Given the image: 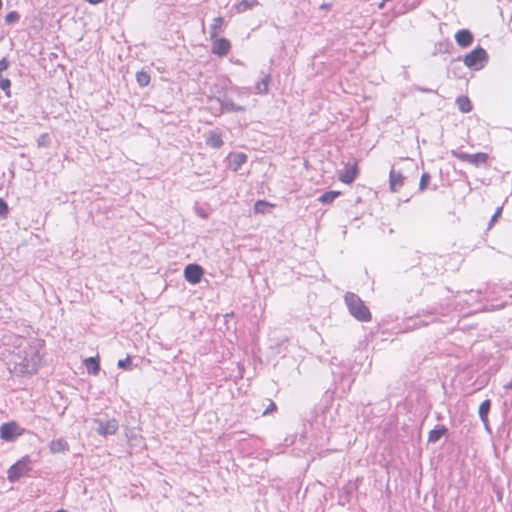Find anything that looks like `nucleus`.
<instances>
[{"instance_id": "dca6fc26", "label": "nucleus", "mask_w": 512, "mask_h": 512, "mask_svg": "<svg viewBox=\"0 0 512 512\" xmlns=\"http://www.w3.org/2000/svg\"><path fill=\"white\" fill-rule=\"evenodd\" d=\"M358 168L354 164L352 166L346 165L344 171L340 174L339 180L345 184H351L357 177Z\"/></svg>"}, {"instance_id": "e433bc0d", "label": "nucleus", "mask_w": 512, "mask_h": 512, "mask_svg": "<svg viewBox=\"0 0 512 512\" xmlns=\"http://www.w3.org/2000/svg\"><path fill=\"white\" fill-rule=\"evenodd\" d=\"M501 214H502V207H498L496 209L495 213L492 215L490 221H489L488 229L492 228V226L497 221V219L501 216Z\"/></svg>"}, {"instance_id": "4468645a", "label": "nucleus", "mask_w": 512, "mask_h": 512, "mask_svg": "<svg viewBox=\"0 0 512 512\" xmlns=\"http://www.w3.org/2000/svg\"><path fill=\"white\" fill-rule=\"evenodd\" d=\"M261 78L255 83L254 93L255 94H267L269 91V84L271 82V74L260 72Z\"/></svg>"}, {"instance_id": "f03ea898", "label": "nucleus", "mask_w": 512, "mask_h": 512, "mask_svg": "<svg viewBox=\"0 0 512 512\" xmlns=\"http://www.w3.org/2000/svg\"><path fill=\"white\" fill-rule=\"evenodd\" d=\"M332 411L328 407L315 409L313 416L309 419V425L315 431L316 445H324V440L329 439L332 428Z\"/></svg>"}, {"instance_id": "9d476101", "label": "nucleus", "mask_w": 512, "mask_h": 512, "mask_svg": "<svg viewBox=\"0 0 512 512\" xmlns=\"http://www.w3.org/2000/svg\"><path fill=\"white\" fill-rule=\"evenodd\" d=\"M211 52L219 57L226 56L231 50V43L227 38H214L212 39Z\"/></svg>"}, {"instance_id": "473e14b6", "label": "nucleus", "mask_w": 512, "mask_h": 512, "mask_svg": "<svg viewBox=\"0 0 512 512\" xmlns=\"http://www.w3.org/2000/svg\"><path fill=\"white\" fill-rule=\"evenodd\" d=\"M451 155L461 161L469 163L470 154L458 150H451Z\"/></svg>"}, {"instance_id": "72a5a7b5", "label": "nucleus", "mask_w": 512, "mask_h": 512, "mask_svg": "<svg viewBox=\"0 0 512 512\" xmlns=\"http://www.w3.org/2000/svg\"><path fill=\"white\" fill-rule=\"evenodd\" d=\"M451 155L461 161L469 163L470 154L458 150H451Z\"/></svg>"}, {"instance_id": "7ed1b4c3", "label": "nucleus", "mask_w": 512, "mask_h": 512, "mask_svg": "<svg viewBox=\"0 0 512 512\" xmlns=\"http://www.w3.org/2000/svg\"><path fill=\"white\" fill-rule=\"evenodd\" d=\"M344 301L349 313L360 322H368L371 320V312L365 305L364 301L353 292H346Z\"/></svg>"}, {"instance_id": "49530a36", "label": "nucleus", "mask_w": 512, "mask_h": 512, "mask_svg": "<svg viewBox=\"0 0 512 512\" xmlns=\"http://www.w3.org/2000/svg\"><path fill=\"white\" fill-rule=\"evenodd\" d=\"M2 7H3V1L0 0V10L2 9Z\"/></svg>"}, {"instance_id": "09e8293b", "label": "nucleus", "mask_w": 512, "mask_h": 512, "mask_svg": "<svg viewBox=\"0 0 512 512\" xmlns=\"http://www.w3.org/2000/svg\"><path fill=\"white\" fill-rule=\"evenodd\" d=\"M510 21L512 22V14H511V18H510Z\"/></svg>"}, {"instance_id": "c85d7f7f", "label": "nucleus", "mask_w": 512, "mask_h": 512, "mask_svg": "<svg viewBox=\"0 0 512 512\" xmlns=\"http://www.w3.org/2000/svg\"><path fill=\"white\" fill-rule=\"evenodd\" d=\"M10 87L11 81L8 78H4L2 74H0V89H2L5 92V95L8 97L11 95Z\"/></svg>"}, {"instance_id": "6ab92c4d", "label": "nucleus", "mask_w": 512, "mask_h": 512, "mask_svg": "<svg viewBox=\"0 0 512 512\" xmlns=\"http://www.w3.org/2000/svg\"><path fill=\"white\" fill-rule=\"evenodd\" d=\"M447 433H448L447 427H445L444 425H438L429 432L428 442L436 443L441 439V437H443Z\"/></svg>"}, {"instance_id": "a19ab883", "label": "nucleus", "mask_w": 512, "mask_h": 512, "mask_svg": "<svg viewBox=\"0 0 512 512\" xmlns=\"http://www.w3.org/2000/svg\"><path fill=\"white\" fill-rule=\"evenodd\" d=\"M503 388L506 390V391H509V390H512V380H510L508 383H506Z\"/></svg>"}, {"instance_id": "412c9836", "label": "nucleus", "mask_w": 512, "mask_h": 512, "mask_svg": "<svg viewBox=\"0 0 512 512\" xmlns=\"http://www.w3.org/2000/svg\"><path fill=\"white\" fill-rule=\"evenodd\" d=\"M247 159L248 157L245 153L233 154L230 160V168L235 172L238 171L247 162Z\"/></svg>"}, {"instance_id": "ea45409f", "label": "nucleus", "mask_w": 512, "mask_h": 512, "mask_svg": "<svg viewBox=\"0 0 512 512\" xmlns=\"http://www.w3.org/2000/svg\"><path fill=\"white\" fill-rule=\"evenodd\" d=\"M415 90L422 92V93H437L436 90H433L431 88H425L422 86H415Z\"/></svg>"}, {"instance_id": "9b49d317", "label": "nucleus", "mask_w": 512, "mask_h": 512, "mask_svg": "<svg viewBox=\"0 0 512 512\" xmlns=\"http://www.w3.org/2000/svg\"><path fill=\"white\" fill-rule=\"evenodd\" d=\"M404 179L402 173L392 167L389 173V187L391 191L398 192L404 185Z\"/></svg>"}, {"instance_id": "8fccbe9b", "label": "nucleus", "mask_w": 512, "mask_h": 512, "mask_svg": "<svg viewBox=\"0 0 512 512\" xmlns=\"http://www.w3.org/2000/svg\"><path fill=\"white\" fill-rule=\"evenodd\" d=\"M511 380H512V378H511Z\"/></svg>"}, {"instance_id": "1a4fd4ad", "label": "nucleus", "mask_w": 512, "mask_h": 512, "mask_svg": "<svg viewBox=\"0 0 512 512\" xmlns=\"http://www.w3.org/2000/svg\"><path fill=\"white\" fill-rule=\"evenodd\" d=\"M204 274V269L196 263L188 264L184 269V277L191 284L200 283Z\"/></svg>"}, {"instance_id": "423d86ee", "label": "nucleus", "mask_w": 512, "mask_h": 512, "mask_svg": "<svg viewBox=\"0 0 512 512\" xmlns=\"http://www.w3.org/2000/svg\"><path fill=\"white\" fill-rule=\"evenodd\" d=\"M24 429L15 421L3 423L0 427V438L4 441H15L19 436L23 435Z\"/></svg>"}, {"instance_id": "a878e982", "label": "nucleus", "mask_w": 512, "mask_h": 512, "mask_svg": "<svg viewBox=\"0 0 512 512\" xmlns=\"http://www.w3.org/2000/svg\"><path fill=\"white\" fill-rule=\"evenodd\" d=\"M151 80L150 74L146 70H141L136 73V81L141 87L149 85Z\"/></svg>"}, {"instance_id": "ddd939ff", "label": "nucleus", "mask_w": 512, "mask_h": 512, "mask_svg": "<svg viewBox=\"0 0 512 512\" xmlns=\"http://www.w3.org/2000/svg\"><path fill=\"white\" fill-rule=\"evenodd\" d=\"M217 101L223 112H244L246 110L244 106L235 104L228 96L217 98Z\"/></svg>"}, {"instance_id": "7c9ffc66", "label": "nucleus", "mask_w": 512, "mask_h": 512, "mask_svg": "<svg viewBox=\"0 0 512 512\" xmlns=\"http://www.w3.org/2000/svg\"><path fill=\"white\" fill-rule=\"evenodd\" d=\"M20 19V14L17 11H11L5 16V22L8 25L16 24Z\"/></svg>"}, {"instance_id": "f8f14e48", "label": "nucleus", "mask_w": 512, "mask_h": 512, "mask_svg": "<svg viewBox=\"0 0 512 512\" xmlns=\"http://www.w3.org/2000/svg\"><path fill=\"white\" fill-rule=\"evenodd\" d=\"M490 409H491V400L490 399L484 400L480 404L479 409H478L479 418H480L481 422L483 423L485 430L489 433H491V428H490L489 419H488Z\"/></svg>"}, {"instance_id": "f257e3e1", "label": "nucleus", "mask_w": 512, "mask_h": 512, "mask_svg": "<svg viewBox=\"0 0 512 512\" xmlns=\"http://www.w3.org/2000/svg\"><path fill=\"white\" fill-rule=\"evenodd\" d=\"M17 351L11 358L13 371L17 375H32L36 373L41 361L40 350L44 346V340L38 338L26 339L22 336L15 341Z\"/></svg>"}, {"instance_id": "b1692460", "label": "nucleus", "mask_w": 512, "mask_h": 512, "mask_svg": "<svg viewBox=\"0 0 512 512\" xmlns=\"http://www.w3.org/2000/svg\"><path fill=\"white\" fill-rule=\"evenodd\" d=\"M258 4V0H241L240 2L234 5V8L237 11V13H243L247 10L252 9L254 6H257Z\"/></svg>"}, {"instance_id": "5701e85b", "label": "nucleus", "mask_w": 512, "mask_h": 512, "mask_svg": "<svg viewBox=\"0 0 512 512\" xmlns=\"http://www.w3.org/2000/svg\"><path fill=\"white\" fill-rule=\"evenodd\" d=\"M224 23V18L218 16L213 19V23L210 26V38L214 39L218 37L219 33L222 32V25Z\"/></svg>"}, {"instance_id": "f3484780", "label": "nucleus", "mask_w": 512, "mask_h": 512, "mask_svg": "<svg viewBox=\"0 0 512 512\" xmlns=\"http://www.w3.org/2000/svg\"><path fill=\"white\" fill-rule=\"evenodd\" d=\"M49 449H50V452L53 454L66 453V452H69L70 446L64 438H58V439H53L50 442Z\"/></svg>"}, {"instance_id": "c9c22d12", "label": "nucleus", "mask_w": 512, "mask_h": 512, "mask_svg": "<svg viewBox=\"0 0 512 512\" xmlns=\"http://www.w3.org/2000/svg\"><path fill=\"white\" fill-rule=\"evenodd\" d=\"M9 212L8 204L0 198V218H6Z\"/></svg>"}, {"instance_id": "a18cd8bd", "label": "nucleus", "mask_w": 512, "mask_h": 512, "mask_svg": "<svg viewBox=\"0 0 512 512\" xmlns=\"http://www.w3.org/2000/svg\"><path fill=\"white\" fill-rule=\"evenodd\" d=\"M436 314V311L435 310H432V311H428L427 314H424V316H432V315H435Z\"/></svg>"}, {"instance_id": "79ce46f5", "label": "nucleus", "mask_w": 512, "mask_h": 512, "mask_svg": "<svg viewBox=\"0 0 512 512\" xmlns=\"http://www.w3.org/2000/svg\"><path fill=\"white\" fill-rule=\"evenodd\" d=\"M503 388L506 390V391H509V390H512V380H510L508 383H506Z\"/></svg>"}, {"instance_id": "2eb2a0df", "label": "nucleus", "mask_w": 512, "mask_h": 512, "mask_svg": "<svg viewBox=\"0 0 512 512\" xmlns=\"http://www.w3.org/2000/svg\"><path fill=\"white\" fill-rule=\"evenodd\" d=\"M473 34L468 29H461L455 34L456 43L462 47L467 48L473 43Z\"/></svg>"}, {"instance_id": "f704fd0d", "label": "nucleus", "mask_w": 512, "mask_h": 512, "mask_svg": "<svg viewBox=\"0 0 512 512\" xmlns=\"http://www.w3.org/2000/svg\"><path fill=\"white\" fill-rule=\"evenodd\" d=\"M49 144H50V137L47 133H43L37 138V145L39 147H47Z\"/></svg>"}, {"instance_id": "4be33fe9", "label": "nucleus", "mask_w": 512, "mask_h": 512, "mask_svg": "<svg viewBox=\"0 0 512 512\" xmlns=\"http://www.w3.org/2000/svg\"><path fill=\"white\" fill-rule=\"evenodd\" d=\"M84 365L89 374L97 375L100 371V363L98 357H89L84 360Z\"/></svg>"}, {"instance_id": "6e6552de", "label": "nucleus", "mask_w": 512, "mask_h": 512, "mask_svg": "<svg viewBox=\"0 0 512 512\" xmlns=\"http://www.w3.org/2000/svg\"><path fill=\"white\" fill-rule=\"evenodd\" d=\"M96 432L101 436L114 435L118 430V422L115 418L109 420L95 419Z\"/></svg>"}, {"instance_id": "de8ad7c7", "label": "nucleus", "mask_w": 512, "mask_h": 512, "mask_svg": "<svg viewBox=\"0 0 512 512\" xmlns=\"http://www.w3.org/2000/svg\"><path fill=\"white\" fill-rule=\"evenodd\" d=\"M460 60H461V57H458V59H457V60H455V62H458V61H460ZM453 63H454V61H452V63H451V64H453Z\"/></svg>"}, {"instance_id": "aec40b11", "label": "nucleus", "mask_w": 512, "mask_h": 512, "mask_svg": "<svg viewBox=\"0 0 512 512\" xmlns=\"http://www.w3.org/2000/svg\"><path fill=\"white\" fill-rule=\"evenodd\" d=\"M455 104L462 113H469L473 109L470 99L465 95L458 96L455 100Z\"/></svg>"}, {"instance_id": "c03bdc74", "label": "nucleus", "mask_w": 512, "mask_h": 512, "mask_svg": "<svg viewBox=\"0 0 512 512\" xmlns=\"http://www.w3.org/2000/svg\"><path fill=\"white\" fill-rule=\"evenodd\" d=\"M86 1L91 4H98V3L102 2L103 0H86Z\"/></svg>"}, {"instance_id": "0eeeda50", "label": "nucleus", "mask_w": 512, "mask_h": 512, "mask_svg": "<svg viewBox=\"0 0 512 512\" xmlns=\"http://www.w3.org/2000/svg\"><path fill=\"white\" fill-rule=\"evenodd\" d=\"M358 481V479L356 481H348L338 490L339 505L345 506L351 502L358 489Z\"/></svg>"}, {"instance_id": "4c0bfd02", "label": "nucleus", "mask_w": 512, "mask_h": 512, "mask_svg": "<svg viewBox=\"0 0 512 512\" xmlns=\"http://www.w3.org/2000/svg\"><path fill=\"white\" fill-rule=\"evenodd\" d=\"M277 409V406L276 404L272 401V400H269V405L268 407L263 411V415H268L270 414L272 411H275Z\"/></svg>"}, {"instance_id": "37998d69", "label": "nucleus", "mask_w": 512, "mask_h": 512, "mask_svg": "<svg viewBox=\"0 0 512 512\" xmlns=\"http://www.w3.org/2000/svg\"><path fill=\"white\" fill-rule=\"evenodd\" d=\"M428 324H429V321L420 320L418 323H415V326L419 327V326H424V325H428Z\"/></svg>"}, {"instance_id": "2f4dec72", "label": "nucleus", "mask_w": 512, "mask_h": 512, "mask_svg": "<svg viewBox=\"0 0 512 512\" xmlns=\"http://www.w3.org/2000/svg\"><path fill=\"white\" fill-rule=\"evenodd\" d=\"M132 360L129 355H127L124 359H120L117 363L118 368L124 369V370H131L132 369Z\"/></svg>"}, {"instance_id": "20e7f679", "label": "nucleus", "mask_w": 512, "mask_h": 512, "mask_svg": "<svg viewBox=\"0 0 512 512\" xmlns=\"http://www.w3.org/2000/svg\"><path fill=\"white\" fill-rule=\"evenodd\" d=\"M489 55L481 46L476 47L463 58L465 66L469 69L478 71L485 67L488 63Z\"/></svg>"}, {"instance_id": "c756f323", "label": "nucleus", "mask_w": 512, "mask_h": 512, "mask_svg": "<svg viewBox=\"0 0 512 512\" xmlns=\"http://www.w3.org/2000/svg\"><path fill=\"white\" fill-rule=\"evenodd\" d=\"M431 176L428 172H424L421 175L420 182H419V190L424 191L428 188V185L430 183Z\"/></svg>"}, {"instance_id": "bb28decb", "label": "nucleus", "mask_w": 512, "mask_h": 512, "mask_svg": "<svg viewBox=\"0 0 512 512\" xmlns=\"http://www.w3.org/2000/svg\"><path fill=\"white\" fill-rule=\"evenodd\" d=\"M340 195L339 191H327L319 197V201L323 204L332 203Z\"/></svg>"}, {"instance_id": "39448f33", "label": "nucleus", "mask_w": 512, "mask_h": 512, "mask_svg": "<svg viewBox=\"0 0 512 512\" xmlns=\"http://www.w3.org/2000/svg\"><path fill=\"white\" fill-rule=\"evenodd\" d=\"M31 463L32 461L28 455L14 463L7 471L9 482L15 483L19 481L21 477L28 475L31 471Z\"/></svg>"}, {"instance_id": "a211bd4d", "label": "nucleus", "mask_w": 512, "mask_h": 512, "mask_svg": "<svg viewBox=\"0 0 512 512\" xmlns=\"http://www.w3.org/2000/svg\"><path fill=\"white\" fill-rule=\"evenodd\" d=\"M205 141L207 146L214 149H219L224 144L221 134L215 131H210Z\"/></svg>"}, {"instance_id": "393cba45", "label": "nucleus", "mask_w": 512, "mask_h": 512, "mask_svg": "<svg viewBox=\"0 0 512 512\" xmlns=\"http://www.w3.org/2000/svg\"><path fill=\"white\" fill-rule=\"evenodd\" d=\"M488 161V154L483 152H478L475 154H470L469 163L475 166H479L481 164H486Z\"/></svg>"}, {"instance_id": "cd10ccee", "label": "nucleus", "mask_w": 512, "mask_h": 512, "mask_svg": "<svg viewBox=\"0 0 512 512\" xmlns=\"http://www.w3.org/2000/svg\"><path fill=\"white\" fill-rule=\"evenodd\" d=\"M271 206L272 205L265 200H258L254 204V211L255 213L264 214L268 211V208Z\"/></svg>"}, {"instance_id": "58836bf2", "label": "nucleus", "mask_w": 512, "mask_h": 512, "mask_svg": "<svg viewBox=\"0 0 512 512\" xmlns=\"http://www.w3.org/2000/svg\"><path fill=\"white\" fill-rule=\"evenodd\" d=\"M9 67V61L4 57L0 60V74Z\"/></svg>"}]
</instances>
